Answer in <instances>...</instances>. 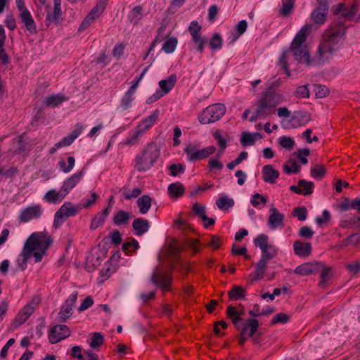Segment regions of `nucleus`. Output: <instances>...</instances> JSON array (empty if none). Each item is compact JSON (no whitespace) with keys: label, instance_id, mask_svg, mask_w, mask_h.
<instances>
[{"label":"nucleus","instance_id":"1","mask_svg":"<svg viewBox=\"0 0 360 360\" xmlns=\"http://www.w3.org/2000/svg\"><path fill=\"white\" fill-rule=\"evenodd\" d=\"M310 28V25H304L296 34L290 47L288 49H284L282 51L278 63L281 65L282 70L285 71L288 77L291 75L287 61V55L290 51L292 53L295 60L299 63H304L307 66H316L319 65L317 58L310 57V53L307 46H302L307 39Z\"/></svg>","mask_w":360,"mask_h":360},{"label":"nucleus","instance_id":"2","mask_svg":"<svg viewBox=\"0 0 360 360\" xmlns=\"http://www.w3.org/2000/svg\"><path fill=\"white\" fill-rule=\"evenodd\" d=\"M53 238L48 236L46 231L34 232L25 240V245L32 250V255L34 258V262H41L43 257L47 255V250L51 246Z\"/></svg>","mask_w":360,"mask_h":360},{"label":"nucleus","instance_id":"3","mask_svg":"<svg viewBox=\"0 0 360 360\" xmlns=\"http://www.w3.org/2000/svg\"><path fill=\"white\" fill-rule=\"evenodd\" d=\"M160 155V148L158 143L151 141L144 148L141 154H138L134 160L135 167L139 172L150 169Z\"/></svg>","mask_w":360,"mask_h":360},{"label":"nucleus","instance_id":"4","mask_svg":"<svg viewBox=\"0 0 360 360\" xmlns=\"http://www.w3.org/2000/svg\"><path fill=\"white\" fill-rule=\"evenodd\" d=\"M343 42L340 41V39L333 37L327 33L323 34V39L318 47L319 64L320 60L324 56L326 53H330L331 56L336 55V53L339 51L343 47Z\"/></svg>","mask_w":360,"mask_h":360},{"label":"nucleus","instance_id":"5","mask_svg":"<svg viewBox=\"0 0 360 360\" xmlns=\"http://www.w3.org/2000/svg\"><path fill=\"white\" fill-rule=\"evenodd\" d=\"M226 112V106L217 103L210 105L202 110L198 115V119L200 123L207 124L219 120Z\"/></svg>","mask_w":360,"mask_h":360},{"label":"nucleus","instance_id":"6","mask_svg":"<svg viewBox=\"0 0 360 360\" xmlns=\"http://www.w3.org/2000/svg\"><path fill=\"white\" fill-rule=\"evenodd\" d=\"M245 322L248 330V335L250 337L252 343L259 347L264 345L266 341L264 336L263 329L259 328V320L257 319H247Z\"/></svg>","mask_w":360,"mask_h":360},{"label":"nucleus","instance_id":"7","mask_svg":"<svg viewBox=\"0 0 360 360\" xmlns=\"http://www.w3.org/2000/svg\"><path fill=\"white\" fill-rule=\"evenodd\" d=\"M216 150V147L214 146L199 150L197 144H188L184 148V152L187 155L188 161L197 162L208 158Z\"/></svg>","mask_w":360,"mask_h":360},{"label":"nucleus","instance_id":"8","mask_svg":"<svg viewBox=\"0 0 360 360\" xmlns=\"http://www.w3.org/2000/svg\"><path fill=\"white\" fill-rule=\"evenodd\" d=\"M281 84V79H278L277 80L271 82L268 88L262 93L260 98L264 99V101L271 105L272 109H274L276 105L280 104L284 100L283 94L275 91Z\"/></svg>","mask_w":360,"mask_h":360},{"label":"nucleus","instance_id":"9","mask_svg":"<svg viewBox=\"0 0 360 360\" xmlns=\"http://www.w3.org/2000/svg\"><path fill=\"white\" fill-rule=\"evenodd\" d=\"M269 236L266 234H259L254 239V245L259 247L262 252V257L266 258H274L278 249L269 243Z\"/></svg>","mask_w":360,"mask_h":360},{"label":"nucleus","instance_id":"10","mask_svg":"<svg viewBox=\"0 0 360 360\" xmlns=\"http://www.w3.org/2000/svg\"><path fill=\"white\" fill-rule=\"evenodd\" d=\"M151 282L163 292H170L173 282L172 273H162L157 270L154 271L150 277Z\"/></svg>","mask_w":360,"mask_h":360},{"label":"nucleus","instance_id":"11","mask_svg":"<svg viewBox=\"0 0 360 360\" xmlns=\"http://www.w3.org/2000/svg\"><path fill=\"white\" fill-rule=\"evenodd\" d=\"M70 330L65 325H56L49 332V340L51 344H56L70 335Z\"/></svg>","mask_w":360,"mask_h":360},{"label":"nucleus","instance_id":"12","mask_svg":"<svg viewBox=\"0 0 360 360\" xmlns=\"http://www.w3.org/2000/svg\"><path fill=\"white\" fill-rule=\"evenodd\" d=\"M238 307V309L231 304L226 309L227 318L231 321L236 329L240 328V326H242L240 321H243L242 316L245 314L244 306L242 304H239Z\"/></svg>","mask_w":360,"mask_h":360},{"label":"nucleus","instance_id":"13","mask_svg":"<svg viewBox=\"0 0 360 360\" xmlns=\"http://www.w3.org/2000/svg\"><path fill=\"white\" fill-rule=\"evenodd\" d=\"M321 266V262L314 261L313 262H306L297 266L293 270V272L302 276H311L319 273Z\"/></svg>","mask_w":360,"mask_h":360},{"label":"nucleus","instance_id":"14","mask_svg":"<svg viewBox=\"0 0 360 360\" xmlns=\"http://www.w3.org/2000/svg\"><path fill=\"white\" fill-rule=\"evenodd\" d=\"M256 105L257 108L250 117V121L252 122H256L259 117L262 118L265 116H269L275 112V108L272 109L271 105L267 103L264 99L259 98Z\"/></svg>","mask_w":360,"mask_h":360},{"label":"nucleus","instance_id":"15","mask_svg":"<svg viewBox=\"0 0 360 360\" xmlns=\"http://www.w3.org/2000/svg\"><path fill=\"white\" fill-rule=\"evenodd\" d=\"M82 210L80 203L73 205L71 202H65L56 212V217L68 218L76 216Z\"/></svg>","mask_w":360,"mask_h":360},{"label":"nucleus","instance_id":"16","mask_svg":"<svg viewBox=\"0 0 360 360\" xmlns=\"http://www.w3.org/2000/svg\"><path fill=\"white\" fill-rule=\"evenodd\" d=\"M42 214L40 205L28 206L22 210L19 216L20 221L27 222L32 219H38Z\"/></svg>","mask_w":360,"mask_h":360},{"label":"nucleus","instance_id":"17","mask_svg":"<svg viewBox=\"0 0 360 360\" xmlns=\"http://www.w3.org/2000/svg\"><path fill=\"white\" fill-rule=\"evenodd\" d=\"M311 120V114L307 111H294L290 122L292 128L306 125Z\"/></svg>","mask_w":360,"mask_h":360},{"label":"nucleus","instance_id":"18","mask_svg":"<svg viewBox=\"0 0 360 360\" xmlns=\"http://www.w3.org/2000/svg\"><path fill=\"white\" fill-rule=\"evenodd\" d=\"M160 115V110L158 109L155 110L150 115L143 118L136 127V129L139 130L143 135L146 131L149 130L156 122Z\"/></svg>","mask_w":360,"mask_h":360},{"label":"nucleus","instance_id":"19","mask_svg":"<svg viewBox=\"0 0 360 360\" xmlns=\"http://www.w3.org/2000/svg\"><path fill=\"white\" fill-rule=\"evenodd\" d=\"M270 215L268 219V225L271 230H275L278 227L284 226V214L281 213L277 208L271 207L270 208Z\"/></svg>","mask_w":360,"mask_h":360},{"label":"nucleus","instance_id":"20","mask_svg":"<svg viewBox=\"0 0 360 360\" xmlns=\"http://www.w3.org/2000/svg\"><path fill=\"white\" fill-rule=\"evenodd\" d=\"M272 259L273 258L261 257V259L255 267L254 271L250 274V276H252V283L255 281L261 280L264 278L267 267V263Z\"/></svg>","mask_w":360,"mask_h":360},{"label":"nucleus","instance_id":"21","mask_svg":"<svg viewBox=\"0 0 360 360\" xmlns=\"http://www.w3.org/2000/svg\"><path fill=\"white\" fill-rule=\"evenodd\" d=\"M20 11V18L22 22L25 25L27 31L32 34H37L38 32L37 25L29 10L25 8Z\"/></svg>","mask_w":360,"mask_h":360},{"label":"nucleus","instance_id":"22","mask_svg":"<svg viewBox=\"0 0 360 360\" xmlns=\"http://www.w3.org/2000/svg\"><path fill=\"white\" fill-rule=\"evenodd\" d=\"M293 250L296 255L304 258L311 254L312 246L310 243H304L300 240H297L293 243Z\"/></svg>","mask_w":360,"mask_h":360},{"label":"nucleus","instance_id":"23","mask_svg":"<svg viewBox=\"0 0 360 360\" xmlns=\"http://www.w3.org/2000/svg\"><path fill=\"white\" fill-rule=\"evenodd\" d=\"M337 209L340 212H346L349 209H353L360 212V198H356L351 200L347 197H343L342 202L337 205Z\"/></svg>","mask_w":360,"mask_h":360},{"label":"nucleus","instance_id":"24","mask_svg":"<svg viewBox=\"0 0 360 360\" xmlns=\"http://www.w3.org/2000/svg\"><path fill=\"white\" fill-rule=\"evenodd\" d=\"M263 180L269 184H275L279 177L280 172L274 168L271 165H264L262 168Z\"/></svg>","mask_w":360,"mask_h":360},{"label":"nucleus","instance_id":"25","mask_svg":"<svg viewBox=\"0 0 360 360\" xmlns=\"http://www.w3.org/2000/svg\"><path fill=\"white\" fill-rule=\"evenodd\" d=\"M83 176L84 169H82L66 179L62 185L63 187V191H70L73 188L76 186V185L80 181Z\"/></svg>","mask_w":360,"mask_h":360},{"label":"nucleus","instance_id":"26","mask_svg":"<svg viewBox=\"0 0 360 360\" xmlns=\"http://www.w3.org/2000/svg\"><path fill=\"white\" fill-rule=\"evenodd\" d=\"M110 214V207H105L101 212L94 215L93 219H91V222L90 224L89 229L91 231H94L98 229L99 226L103 225L104 222L107 217Z\"/></svg>","mask_w":360,"mask_h":360},{"label":"nucleus","instance_id":"27","mask_svg":"<svg viewBox=\"0 0 360 360\" xmlns=\"http://www.w3.org/2000/svg\"><path fill=\"white\" fill-rule=\"evenodd\" d=\"M132 228L136 231V235L140 236L149 230L150 223L143 218H136L132 222Z\"/></svg>","mask_w":360,"mask_h":360},{"label":"nucleus","instance_id":"28","mask_svg":"<svg viewBox=\"0 0 360 360\" xmlns=\"http://www.w3.org/2000/svg\"><path fill=\"white\" fill-rule=\"evenodd\" d=\"M333 267L326 266L324 263L322 262V266L320 269L319 273H320V281L319 282V286L324 288L328 281L333 276Z\"/></svg>","mask_w":360,"mask_h":360},{"label":"nucleus","instance_id":"29","mask_svg":"<svg viewBox=\"0 0 360 360\" xmlns=\"http://www.w3.org/2000/svg\"><path fill=\"white\" fill-rule=\"evenodd\" d=\"M176 80L177 77L176 74L169 75L166 79H162L159 82V90H160L164 95L168 94L175 86Z\"/></svg>","mask_w":360,"mask_h":360},{"label":"nucleus","instance_id":"30","mask_svg":"<svg viewBox=\"0 0 360 360\" xmlns=\"http://www.w3.org/2000/svg\"><path fill=\"white\" fill-rule=\"evenodd\" d=\"M246 290L242 285H233L228 292L229 300L231 301L240 300L245 297Z\"/></svg>","mask_w":360,"mask_h":360},{"label":"nucleus","instance_id":"31","mask_svg":"<svg viewBox=\"0 0 360 360\" xmlns=\"http://www.w3.org/2000/svg\"><path fill=\"white\" fill-rule=\"evenodd\" d=\"M167 192L171 198H179L184 194L185 187L179 181L172 183L168 186Z\"/></svg>","mask_w":360,"mask_h":360},{"label":"nucleus","instance_id":"32","mask_svg":"<svg viewBox=\"0 0 360 360\" xmlns=\"http://www.w3.org/2000/svg\"><path fill=\"white\" fill-rule=\"evenodd\" d=\"M109 0H99L88 14L93 20L98 19L104 12Z\"/></svg>","mask_w":360,"mask_h":360},{"label":"nucleus","instance_id":"33","mask_svg":"<svg viewBox=\"0 0 360 360\" xmlns=\"http://www.w3.org/2000/svg\"><path fill=\"white\" fill-rule=\"evenodd\" d=\"M81 129H75L68 136L63 138L56 143V148H61L70 146L81 134Z\"/></svg>","mask_w":360,"mask_h":360},{"label":"nucleus","instance_id":"34","mask_svg":"<svg viewBox=\"0 0 360 360\" xmlns=\"http://www.w3.org/2000/svg\"><path fill=\"white\" fill-rule=\"evenodd\" d=\"M131 219V213L124 210H120L113 217V223L117 226L127 225Z\"/></svg>","mask_w":360,"mask_h":360},{"label":"nucleus","instance_id":"35","mask_svg":"<svg viewBox=\"0 0 360 360\" xmlns=\"http://www.w3.org/2000/svg\"><path fill=\"white\" fill-rule=\"evenodd\" d=\"M191 42L195 44L193 49L200 53H202L205 50V47L207 44V39L204 35H199L191 37Z\"/></svg>","mask_w":360,"mask_h":360},{"label":"nucleus","instance_id":"36","mask_svg":"<svg viewBox=\"0 0 360 360\" xmlns=\"http://www.w3.org/2000/svg\"><path fill=\"white\" fill-rule=\"evenodd\" d=\"M152 198L148 195H143L137 200V205L141 214H146L151 207Z\"/></svg>","mask_w":360,"mask_h":360},{"label":"nucleus","instance_id":"37","mask_svg":"<svg viewBox=\"0 0 360 360\" xmlns=\"http://www.w3.org/2000/svg\"><path fill=\"white\" fill-rule=\"evenodd\" d=\"M327 169L323 165L316 164L314 167L311 168V176L317 179L322 180L326 175Z\"/></svg>","mask_w":360,"mask_h":360},{"label":"nucleus","instance_id":"38","mask_svg":"<svg viewBox=\"0 0 360 360\" xmlns=\"http://www.w3.org/2000/svg\"><path fill=\"white\" fill-rule=\"evenodd\" d=\"M112 264L111 263H108V262H106L104 264L103 268L99 272V276L102 279L98 283H103L116 271L117 268L115 266H112Z\"/></svg>","mask_w":360,"mask_h":360},{"label":"nucleus","instance_id":"39","mask_svg":"<svg viewBox=\"0 0 360 360\" xmlns=\"http://www.w3.org/2000/svg\"><path fill=\"white\" fill-rule=\"evenodd\" d=\"M68 100V98L64 95H52L46 98L45 103L47 106L56 107Z\"/></svg>","mask_w":360,"mask_h":360},{"label":"nucleus","instance_id":"40","mask_svg":"<svg viewBox=\"0 0 360 360\" xmlns=\"http://www.w3.org/2000/svg\"><path fill=\"white\" fill-rule=\"evenodd\" d=\"M207 42L210 48L212 50H219L223 46V39L219 32H214Z\"/></svg>","mask_w":360,"mask_h":360},{"label":"nucleus","instance_id":"41","mask_svg":"<svg viewBox=\"0 0 360 360\" xmlns=\"http://www.w3.org/2000/svg\"><path fill=\"white\" fill-rule=\"evenodd\" d=\"M67 160L68 165L63 160H60L58 163V166L59 167L60 169L64 173L70 172L73 169L75 165V159L73 156L68 157Z\"/></svg>","mask_w":360,"mask_h":360},{"label":"nucleus","instance_id":"42","mask_svg":"<svg viewBox=\"0 0 360 360\" xmlns=\"http://www.w3.org/2000/svg\"><path fill=\"white\" fill-rule=\"evenodd\" d=\"M347 27H330L325 31V33H327L333 37L339 38V39H345L347 34Z\"/></svg>","mask_w":360,"mask_h":360},{"label":"nucleus","instance_id":"43","mask_svg":"<svg viewBox=\"0 0 360 360\" xmlns=\"http://www.w3.org/2000/svg\"><path fill=\"white\" fill-rule=\"evenodd\" d=\"M234 200L227 196L220 197L216 200L217 206L221 210H226L229 207H232L234 205Z\"/></svg>","mask_w":360,"mask_h":360},{"label":"nucleus","instance_id":"44","mask_svg":"<svg viewBox=\"0 0 360 360\" xmlns=\"http://www.w3.org/2000/svg\"><path fill=\"white\" fill-rule=\"evenodd\" d=\"M177 44V38L175 37H172L168 38L165 41L162 49L166 53H172L175 51Z\"/></svg>","mask_w":360,"mask_h":360},{"label":"nucleus","instance_id":"45","mask_svg":"<svg viewBox=\"0 0 360 360\" xmlns=\"http://www.w3.org/2000/svg\"><path fill=\"white\" fill-rule=\"evenodd\" d=\"M300 188H302V195H309L312 194L314 188V184L312 181H307L305 179H300L298 181Z\"/></svg>","mask_w":360,"mask_h":360},{"label":"nucleus","instance_id":"46","mask_svg":"<svg viewBox=\"0 0 360 360\" xmlns=\"http://www.w3.org/2000/svg\"><path fill=\"white\" fill-rule=\"evenodd\" d=\"M28 318H27L24 314H21L18 311L16 316L14 318V319L12 321L11 324L9 325L8 330L9 331H13L17 328H18L20 326L23 324Z\"/></svg>","mask_w":360,"mask_h":360},{"label":"nucleus","instance_id":"47","mask_svg":"<svg viewBox=\"0 0 360 360\" xmlns=\"http://www.w3.org/2000/svg\"><path fill=\"white\" fill-rule=\"evenodd\" d=\"M134 92L130 91L129 89L125 92L120 102V105L122 108V110H126L131 107V103L134 99Z\"/></svg>","mask_w":360,"mask_h":360},{"label":"nucleus","instance_id":"48","mask_svg":"<svg viewBox=\"0 0 360 360\" xmlns=\"http://www.w3.org/2000/svg\"><path fill=\"white\" fill-rule=\"evenodd\" d=\"M32 250L27 246L24 245L21 256L22 257V261L20 263H18V266L21 269V271H25L27 267V261L29 258L32 256Z\"/></svg>","mask_w":360,"mask_h":360},{"label":"nucleus","instance_id":"49","mask_svg":"<svg viewBox=\"0 0 360 360\" xmlns=\"http://www.w3.org/2000/svg\"><path fill=\"white\" fill-rule=\"evenodd\" d=\"M327 13L314 9L311 13V18L316 24H323L326 20Z\"/></svg>","mask_w":360,"mask_h":360},{"label":"nucleus","instance_id":"50","mask_svg":"<svg viewBox=\"0 0 360 360\" xmlns=\"http://www.w3.org/2000/svg\"><path fill=\"white\" fill-rule=\"evenodd\" d=\"M236 330L239 331L238 345L239 346L242 347L245 345L248 338H250V337L248 335V330L245 322L244 321L242 326H240V328Z\"/></svg>","mask_w":360,"mask_h":360},{"label":"nucleus","instance_id":"51","mask_svg":"<svg viewBox=\"0 0 360 360\" xmlns=\"http://www.w3.org/2000/svg\"><path fill=\"white\" fill-rule=\"evenodd\" d=\"M107 237H109L110 244L115 246L120 245L122 242V234L117 229H115L110 232Z\"/></svg>","mask_w":360,"mask_h":360},{"label":"nucleus","instance_id":"52","mask_svg":"<svg viewBox=\"0 0 360 360\" xmlns=\"http://www.w3.org/2000/svg\"><path fill=\"white\" fill-rule=\"evenodd\" d=\"M185 243L188 248L192 250L193 255L202 251V249L199 247L200 241L198 239L187 238Z\"/></svg>","mask_w":360,"mask_h":360},{"label":"nucleus","instance_id":"53","mask_svg":"<svg viewBox=\"0 0 360 360\" xmlns=\"http://www.w3.org/2000/svg\"><path fill=\"white\" fill-rule=\"evenodd\" d=\"M236 31L237 32L236 35L233 36L231 42L236 41L240 36L244 34L248 28V22L245 20H242L238 22V23L235 27Z\"/></svg>","mask_w":360,"mask_h":360},{"label":"nucleus","instance_id":"54","mask_svg":"<svg viewBox=\"0 0 360 360\" xmlns=\"http://www.w3.org/2000/svg\"><path fill=\"white\" fill-rule=\"evenodd\" d=\"M294 155H296L297 158L302 165H306L308 162L307 157L310 155V150L308 148H300L294 153Z\"/></svg>","mask_w":360,"mask_h":360},{"label":"nucleus","instance_id":"55","mask_svg":"<svg viewBox=\"0 0 360 360\" xmlns=\"http://www.w3.org/2000/svg\"><path fill=\"white\" fill-rule=\"evenodd\" d=\"M294 8L295 5L291 4L290 3H286L283 1L282 2V6L278 12V15L283 17H288L293 13Z\"/></svg>","mask_w":360,"mask_h":360},{"label":"nucleus","instance_id":"56","mask_svg":"<svg viewBox=\"0 0 360 360\" xmlns=\"http://www.w3.org/2000/svg\"><path fill=\"white\" fill-rule=\"evenodd\" d=\"M191 211L195 216L200 217L201 220L206 216L205 206L198 202H195L193 205Z\"/></svg>","mask_w":360,"mask_h":360},{"label":"nucleus","instance_id":"57","mask_svg":"<svg viewBox=\"0 0 360 360\" xmlns=\"http://www.w3.org/2000/svg\"><path fill=\"white\" fill-rule=\"evenodd\" d=\"M240 141V144L243 147L252 146L255 143V141L253 139V136L252 135V133L248 132V131H243L242 133Z\"/></svg>","mask_w":360,"mask_h":360},{"label":"nucleus","instance_id":"58","mask_svg":"<svg viewBox=\"0 0 360 360\" xmlns=\"http://www.w3.org/2000/svg\"><path fill=\"white\" fill-rule=\"evenodd\" d=\"M103 342L104 337L101 333L94 332L92 334V338L90 342V346L91 348H97L102 345Z\"/></svg>","mask_w":360,"mask_h":360},{"label":"nucleus","instance_id":"59","mask_svg":"<svg viewBox=\"0 0 360 360\" xmlns=\"http://www.w3.org/2000/svg\"><path fill=\"white\" fill-rule=\"evenodd\" d=\"M292 215L297 217L300 221H304L307 217V210L304 206L296 207L293 209Z\"/></svg>","mask_w":360,"mask_h":360},{"label":"nucleus","instance_id":"60","mask_svg":"<svg viewBox=\"0 0 360 360\" xmlns=\"http://www.w3.org/2000/svg\"><path fill=\"white\" fill-rule=\"evenodd\" d=\"M278 143L282 148L288 150H292L295 146L294 139L291 137H288L285 136H281L279 138Z\"/></svg>","mask_w":360,"mask_h":360},{"label":"nucleus","instance_id":"61","mask_svg":"<svg viewBox=\"0 0 360 360\" xmlns=\"http://www.w3.org/2000/svg\"><path fill=\"white\" fill-rule=\"evenodd\" d=\"M202 25H200L197 20H193L188 28V31L190 33L191 37L202 35L201 33Z\"/></svg>","mask_w":360,"mask_h":360},{"label":"nucleus","instance_id":"62","mask_svg":"<svg viewBox=\"0 0 360 360\" xmlns=\"http://www.w3.org/2000/svg\"><path fill=\"white\" fill-rule=\"evenodd\" d=\"M167 169L170 172L169 174L172 176H176L179 174H182L185 171V167L181 163H173L167 167Z\"/></svg>","mask_w":360,"mask_h":360},{"label":"nucleus","instance_id":"63","mask_svg":"<svg viewBox=\"0 0 360 360\" xmlns=\"http://www.w3.org/2000/svg\"><path fill=\"white\" fill-rule=\"evenodd\" d=\"M290 319V316L285 313H278L275 315L270 322L271 326L276 325L277 323H286Z\"/></svg>","mask_w":360,"mask_h":360},{"label":"nucleus","instance_id":"64","mask_svg":"<svg viewBox=\"0 0 360 360\" xmlns=\"http://www.w3.org/2000/svg\"><path fill=\"white\" fill-rule=\"evenodd\" d=\"M143 7L141 6H136L132 8L128 15V19L131 22H134V25L137 24L138 20L136 18L138 15H142Z\"/></svg>","mask_w":360,"mask_h":360}]
</instances>
